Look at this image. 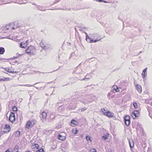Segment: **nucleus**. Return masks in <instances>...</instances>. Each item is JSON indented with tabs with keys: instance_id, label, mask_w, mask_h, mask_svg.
Returning a JSON list of instances; mask_svg holds the SVG:
<instances>
[{
	"instance_id": "obj_1",
	"label": "nucleus",
	"mask_w": 152,
	"mask_h": 152,
	"mask_svg": "<svg viewBox=\"0 0 152 152\" xmlns=\"http://www.w3.org/2000/svg\"><path fill=\"white\" fill-rule=\"evenodd\" d=\"M101 111L103 112L104 114L106 115L108 117L112 118L114 116V113H111L109 110L107 111H105V110L104 108L102 109Z\"/></svg>"
},
{
	"instance_id": "obj_2",
	"label": "nucleus",
	"mask_w": 152,
	"mask_h": 152,
	"mask_svg": "<svg viewBox=\"0 0 152 152\" xmlns=\"http://www.w3.org/2000/svg\"><path fill=\"white\" fill-rule=\"evenodd\" d=\"M35 124V121L33 120H29L25 125V129L27 130L30 127H32Z\"/></svg>"
},
{
	"instance_id": "obj_3",
	"label": "nucleus",
	"mask_w": 152,
	"mask_h": 152,
	"mask_svg": "<svg viewBox=\"0 0 152 152\" xmlns=\"http://www.w3.org/2000/svg\"><path fill=\"white\" fill-rule=\"evenodd\" d=\"M76 107V105L74 102L72 101V103L69 104L66 108L67 110H74Z\"/></svg>"
},
{
	"instance_id": "obj_4",
	"label": "nucleus",
	"mask_w": 152,
	"mask_h": 152,
	"mask_svg": "<svg viewBox=\"0 0 152 152\" xmlns=\"http://www.w3.org/2000/svg\"><path fill=\"white\" fill-rule=\"evenodd\" d=\"M56 116L54 113H52L48 116L47 120L48 122H51L55 120Z\"/></svg>"
},
{
	"instance_id": "obj_5",
	"label": "nucleus",
	"mask_w": 152,
	"mask_h": 152,
	"mask_svg": "<svg viewBox=\"0 0 152 152\" xmlns=\"http://www.w3.org/2000/svg\"><path fill=\"white\" fill-rule=\"evenodd\" d=\"M16 56H14L13 57V58H9L6 59L5 58H2L0 57V60H1L2 59H3L5 60V61H7L9 60L13 59H18L19 58H20V56H21L22 55H23V54H19L18 53H17L16 54Z\"/></svg>"
},
{
	"instance_id": "obj_6",
	"label": "nucleus",
	"mask_w": 152,
	"mask_h": 152,
	"mask_svg": "<svg viewBox=\"0 0 152 152\" xmlns=\"http://www.w3.org/2000/svg\"><path fill=\"white\" fill-rule=\"evenodd\" d=\"M9 120L10 121L13 123L15 120V115L14 113L11 112L10 114Z\"/></svg>"
},
{
	"instance_id": "obj_7",
	"label": "nucleus",
	"mask_w": 152,
	"mask_h": 152,
	"mask_svg": "<svg viewBox=\"0 0 152 152\" xmlns=\"http://www.w3.org/2000/svg\"><path fill=\"white\" fill-rule=\"evenodd\" d=\"M124 120L125 125L128 126L130 122V117L128 115H126L124 117Z\"/></svg>"
},
{
	"instance_id": "obj_8",
	"label": "nucleus",
	"mask_w": 152,
	"mask_h": 152,
	"mask_svg": "<svg viewBox=\"0 0 152 152\" xmlns=\"http://www.w3.org/2000/svg\"><path fill=\"white\" fill-rule=\"evenodd\" d=\"M28 40L26 41H23L21 42L20 45V48H25L27 47L28 45Z\"/></svg>"
},
{
	"instance_id": "obj_9",
	"label": "nucleus",
	"mask_w": 152,
	"mask_h": 152,
	"mask_svg": "<svg viewBox=\"0 0 152 152\" xmlns=\"http://www.w3.org/2000/svg\"><path fill=\"white\" fill-rule=\"evenodd\" d=\"M84 8L81 5L79 4H77L74 7V10H77L80 9H83Z\"/></svg>"
},
{
	"instance_id": "obj_10",
	"label": "nucleus",
	"mask_w": 152,
	"mask_h": 152,
	"mask_svg": "<svg viewBox=\"0 0 152 152\" xmlns=\"http://www.w3.org/2000/svg\"><path fill=\"white\" fill-rule=\"evenodd\" d=\"M147 68H146L142 71V76L143 79H145L147 75Z\"/></svg>"
},
{
	"instance_id": "obj_11",
	"label": "nucleus",
	"mask_w": 152,
	"mask_h": 152,
	"mask_svg": "<svg viewBox=\"0 0 152 152\" xmlns=\"http://www.w3.org/2000/svg\"><path fill=\"white\" fill-rule=\"evenodd\" d=\"M139 115V112L138 110H135L132 111V117L135 116V117H138Z\"/></svg>"
},
{
	"instance_id": "obj_12",
	"label": "nucleus",
	"mask_w": 152,
	"mask_h": 152,
	"mask_svg": "<svg viewBox=\"0 0 152 152\" xmlns=\"http://www.w3.org/2000/svg\"><path fill=\"white\" fill-rule=\"evenodd\" d=\"M25 52L26 53L29 55H33L35 54L34 52L31 51L28 48L26 50Z\"/></svg>"
},
{
	"instance_id": "obj_13",
	"label": "nucleus",
	"mask_w": 152,
	"mask_h": 152,
	"mask_svg": "<svg viewBox=\"0 0 152 152\" xmlns=\"http://www.w3.org/2000/svg\"><path fill=\"white\" fill-rule=\"evenodd\" d=\"M47 116L46 113L45 112H43L40 115V117L41 118H42L44 119H46Z\"/></svg>"
},
{
	"instance_id": "obj_14",
	"label": "nucleus",
	"mask_w": 152,
	"mask_h": 152,
	"mask_svg": "<svg viewBox=\"0 0 152 152\" xmlns=\"http://www.w3.org/2000/svg\"><path fill=\"white\" fill-rule=\"evenodd\" d=\"M58 140L64 141L66 139V137L64 136H62L61 135L59 134L58 137Z\"/></svg>"
},
{
	"instance_id": "obj_15",
	"label": "nucleus",
	"mask_w": 152,
	"mask_h": 152,
	"mask_svg": "<svg viewBox=\"0 0 152 152\" xmlns=\"http://www.w3.org/2000/svg\"><path fill=\"white\" fill-rule=\"evenodd\" d=\"M2 68L4 69L5 71H7V72H9L10 73H16V72L14 71H12L10 70V69L8 67L7 68H4L3 67H2Z\"/></svg>"
},
{
	"instance_id": "obj_16",
	"label": "nucleus",
	"mask_w": 152,
	"mask_h": 152,
	"mask_svg": "<svg viewBox=\"0 0 152 152\" xmlns=\"http://www.w3.org/2000/svg\"><path fill=\"white\" fill-rule=\"evenodd\" d=\"M12 2H14L20 4H23V1L22 0H11Z\"/></svg>"
},
{
	"instance_id": "obj_17",
	"label": "nucleus",
	"mask_w": 152,
	"mask_h": 152,
	"mask_svg": "<svg viewBox=\"0 0 152 152\" xmlns=\"http://www.w3.org/2000/svg\"><path fill=\"white\" fill-rule=\"evenodd\" d=\"M136 88L139 93L141 92L142 89L140 85H137L136 86Z\"/></svg>"
},
{
	"instance_id": "obj_18",
	"label": "nucleus",
	"mask_w": 152,
	"mask_h": 152,
	"mask_svg": "<svg viewBox=\"0 0 152 152\" xmlns=\"http://www.w3.org/2000/svg\"><path fill=\"white\" fill-rule=\"evenodd\" d=\"M64 106H60L58 108V111L59 112L61 113H62L64 111Z\"/></svg>"
},
{
	"instance_id": "obj_19",
	"label": "nucleus",
	"mask_w": 152,
	"mask_h": 152,
	"mask_svg": "<svg viewBox=\"0 0 152 152\" xmlns=\"http://www.w3.org/2000/svg\"><path fill=\"white\" fill-rule=\"evenodd\" d=\"M5 52V50L4 48L0 47V54H3Z\"/></svg>"
},
{
	"instance_id": "obj_20",
	"label": "nucleus",
	"mask_w": 152,
	"mask_h": 152,
	"mask_svg": "<svg viewBox=\"0 0 152 152\" xmlns=\"http://www.w3.org/2000/svg\"><path fill=\"white\" fill-rule=\"evenodd\" d=\"M10 2H11L8 1V0L6 1V2H5V0H0V4H6L9 3Z\"/></svg>"
},
{
	"instance_id": "obj_21",
	"label": "nucleus",
	"mask_w": 152,
	"mask_h": 152,
	"mask_svg": "<svg viewBox=\"0 0 152 152\" xmlns=\"http://www.w3.org/2000/svg\"><path fill=\"white\" fill-rule=\"evenodd\" d=\"M68 146V144L67 142H66L64 143L61 146L62 147L65 148L66 149L67 148Z\"/></svg>"
},
{
	"instance_id": "obj_22",
	"label": "nucleus",
	"mask_w": 152,
	"mask_h": 152,
	"mask_svg": "<svg viewBox=\"0 0 152 152\" xmlns=\"http://www.w3.org/2000/svg\"><path fill=\"white\" fill-rule=\"evenodd\" d=\"M71 123L76 125L78 124V121L76 120H74V119H73L71 121Z\"/></svg>"
},
{
	"instance_id": "obj_23",
	"label": "nucleus",
	"mask_w": 152,
	"mask_h": 152,
	"mask_svg": "<svg viewBox=\"0 0 152 152\" xmlns=\"http://www.w3.org/2000/svg\"><path fill=\"white\" fill-rule=\"evenodd\" d=\"M36 7L39 10L42 11H45V10L44 9L43 7L42 6L38 5Z\"/></svg>"
},
{
	"instance_id": "obj_24",
	"label": "nucleus",
	"mask_w": 152,
	"mask_h": 152,
	"mask_svg": "<svg viewBox=\"0 0 152 152\" xmlns=\"http://www.w3.org/2000/svg\"><path fill=\"white\" fill-rule=\"evenodd\" d=\"M19 146L18 145H15L12 152H16L17 150H19Z\"/></svg>"
},
{
	"instance_id": "obj_25",
	"label": "nucleus",
	"mask_w": 152,
	"mask_h": 152,
	"mask_svg": "<svg viewBox=\"0 0 152 152\" xmlns=\"http://www.w3.org/2000/svg\"><path fill=\"white\" fill-rule=\"evenodd\" d=\"M109 134L108 133H106V134L104 135L102 137V138L103 139L105 140L107 139L108 137H109Z\"/></svg>"
},
{
	"instance_id": "obj_26",
	"label": "nucleus",
	"mask_w": 152,
	"mask_h": 152,
	"mask_svg": "<svg viewBox=\"0 0 152 152\" xmlns=\"http://www.w3.org/2000/svg\"><path fill=\"white\" fill-rule=\"evenodd\" d=\"M28 48L31 51H32L35 52V49L33 46L31 45L29 47H28Z\"/></svg>"
},
{
	"instance_id": "obj_27",
	"label": "nucleus",
	"mask_w": 152,
	"mask_h": 152,
	"mask_svg": "<svg viewBox=\"0 0 152 152\" xmlns=\"http://www.w3.org/2000/svg\"><path fill=\"white\" fill-rule=\"evenodd\" d=\"M86 41L90 43V40H91V38L90 37H89L88 36L87 34H86Z\"/></svg>"
},
{
	"instance_id": "obj_28",
	"label": "nucleus",
	"mask_w": 152,
	"mask_h": 152,
	"mask_svg": "<svg viewBox=\"0 0 152 152\" xmlns=\"http://www.w3.org/2000/svg\"><path fill=\"white\" fill-rule=\"evenodd\" d=\"M129 143L130 148H132L134 147V142L133 141L131 142L129 140Z\"/></svg>"
},
{
	"instance_id": "obj_29",
	"label": "nucleus",
	"mask_w": 152,
	"mask_h": 152,
	"mask_svg": "<svg viewBox=\"0 0 152 152\" xmlns=\"http://www.w3.org/2000/svg\"><path fill=\"white\" fill-rule=\"evenodd\" d=\"M100 39H91V40H90V43L96 42L98 41H99L100 40Z\"/></svg>"
},
{
	"instance_id": "obj_30",
	"label": "nucleus",
	"mask_w": 152,
	"mask_h": 152,
	"mask_svg": "<svg viewBox=\"0 0 152 152\" xmlns=\"http://www.w3.org/2000/svg\"><path fill=\"white\" fill-rule=\"evenodd\" d=\"M78 130L76 128H74L72 129V132L75 134H76L78 132Z\"/></svg>"
},
{
	"instance_id": "obj_31",
	"label": "nucleus",
	"mask_w": 152,
	"mask_h": 152,
	"mask_svg": "<svg viewBox=\"0 0 152 152\" xmlns=\"http://www.w3.org/2000/svg\"><path fill=\"white\" fill-rule=\"evenodd\" d=\"M113 91H111L110 92H109L107 95V98L110 99H111L110 96V95L112 94L113 93Z\"/></svg>"
},
{
	"instance_id": "obj_32",
	"label": "nucleus",
	"mask_w": 152,
	"mask_h": 152,
	"mask_svg": "<svg viewBox=\"0 0 152 152\" xmlns=\"http://www.w3.org/2000/svg\"><path fill=\"white\" fill-rule=\"evenodd\" d=\"M50 45L48 44H45V46L43 49L45 50L46 49H48L50 48Z\"/></svg>"
},
{
	"instance_id": "obj_33",
	"label": "nucleus",
	"mask_w": 152,
	"mask_h": 152,
	"mask_svg": "<svg viewBox=\"0 0 152 152\" xmlns=\"http://www.w3.org/2000/svg\"><path fill=\"white\" fill-rule=\"evenodd\" d=\"M10 127L9 125H7V124L5 125L4 129H8L10 130Z\"/></svg>"
},
{
	"instance_id": "obj_34",
	"label": "nucleus",
	"mask_w": 152,
	"mask_h": 152,
	"mask_svg": "<svg viewBox=\"0 0 152 152\" xmlns=\"http://www.w3.org/2000/svg\"><path fill=\"white\" fill-rule=\"evenodd\" d=\"M20 132L19 131H17L15 134V136L16 137H18L20 135Z\"/></svg>"
},
{
	"instance_id": "obj_35",
	"label": "nucleus",
	"mask_w": 152,
	"mask_h": 152,
	"mask_svg": "<svg viewBox=\"0 0 152 152\" xmlns=\"http://www.w3.org/2000/svg\"><path fill=\"white\" fill-rule=\"evenodd\" d=\"M45 44L44 42H43L42 41H41L40 43V45L41 46V47H42L43 49L44 48L45 46Z\"/></svg>"
},
{
	"instance_id": "obj_36",
	"label": "nucleus",
	"mask_w": 152,
	"mask_h": 152,
	"mask_svg": "<svg viewBox=\"0 0 152 152\" xmlns=\"http://www.w3.org/2000/svg\"><path fill=\"white\" fill-rule=\"evenodd\" d=\"M86 138L87 141L90 140L91 141V137L89 135H87L86 136Z\"/></svg>"
},
{
	"instance_id": "obj_37",
	"label": "nucleus",
	"mask_w": 152,
	"mask_h": 152,
	"mask_svg": "<svg viewBox=\"0 0 152 152\" xmlns=\"http://www.w3.org/2000/svg\"><path fill=\"white\" fill-rule=\"evenodd\" d=\"M133 105L135 109H137L138 108L136 102H134L133 103Z\"/></svg>"
},
{
	"instance_id": "obj_38",
	"label": "nucleus",
	"mask_w": 152,
	"mask_h": 152,
	"mask_svg": "<svg viewBox=\"0 0 152 152\" xmlns=\"http://www.w3.org/2000/svg\"><path fill=\"white\" fill-rule=\"evenodd\" d=\"M12 110L13 111H17V108L15 106H13L12 107Z\"/></svg>"
},
{
	"instance_id": "obj_39",
	"label": "nucleus",
	"mask_w": 152,
	"mask_h": 152,
	"mask_svg": "<svg viewBox=\"0 0 152 152\" xmlns=\"http://www.w3.org/2000/svg\"><path fill=\"white\" fill-rule=\"evenodd\" d=\"M141 126H142V125L140 124V123H137V128H136V130H138V127L139 128H142Z\"/></svg>"
},
{
	"instance_id": "obj_40",
	"label": "nucleus",
	"mask_w": 152,
	"mask_h": 152,
	"mask_svg": "<svg viewBox=\"0 0 152 152\" xmlns=\"http://www.w3.org/2000/svg\"><path fill=\"white\" fill-rule=\"evenodd\" d=\"M36 152H44V150L43 148H41L38 150Z\"/></svg>"
},
{
	"instance_id": "obj_41",
	"label": "nucleus",
	"mask_w": 152,
	"mask_h": 152,
	"mask_svg": "<svg viewBox=\"0 0 152 152\" xmlns=\"http://www.w3.org/2000/svg\"><path fill=\"white\" fill-rule=\"evenodd\" d=\"M7 78H5L4 77H3L2 78H0V81H5L6 80V79Z\"/></svg>"
},
{
	"instance_id": "obj_42",
	"label": "nucleus",
	"mask_w": 152,
	"mask_h": 152,
	"mask_svg": "<svg viewBox=\"0 0 152 152\" xmlns=\"http://www.w3.org/2000/svg\"><path fill=\"white\" fill-rule=\"evenodd\" d=\"M4 133H8L9 132L10 130H8V129H4Z\"/></svg>"
},
{
	"instance_id": "obj_43",
	"label": "nucleus",
	"mask_w": 152,
	"mask_h": 152,
	"mask_svg": "<svg viewBox=\"0 0 152 152\" xmlns=\"http://www.w3.org/2000/svg\"><path fill=\"white\" fill-rule=\"evenodd\" d=\"M113 90H115V91L116 92H119L120 90H118V89H117L116 87H115V86H114V89Z\"/></svg>"
},
{
	"instance_id": "obj_44",
	"label": "nucleus",
	"mask_w": 152,
	"mask_h": 152,
	"mask_svg": "<svg viewBox=\"0 0 152 152\" xmlns=\"http://www.w3.org/2000/svg\"><path fill=\"white\" fill-rule=\"evenodd\" d=\"M20 86H28L30 87L33 86V85L30 86V85L26 84V85H20Z\"/></svg>"
},
{
	"instance_id": "obj_45",
	"label": "nucleus",
	"mask_w": 152,
	"mask_h": 152,
	"mask_svg": "<svg viewBox=\"0 0 152 152\" xmlns=\"http://www.w3.org/2000/svg\"><path fill=\"white\" fill-rule=\"evenodd\" d=\"M34 146L37 149H38L39 145L38 144H34Z\"/></svg>"
},
{
	"instance_id": "obj_46",
	"label": "nucleus",
	"mask_w": 152,
	"mask_h": 152,
	"mask_svg": "<svg viewBox=\"0 0 152 152\" xmlns=\"http://www.w3.org/2000/svg\"><path fill=\"white\" fill-rule=\"evenodd\" d=\"M86 108L84 107L83 108H82L81 109V111H83L84 110H86Z\"/></svg>"
},
{
	"instance_id": "obj_47",
	"label": "nucleus",
	"mask_w": 152,
	"mask_h": 152,
	"mask_svg": "<svg viewBox=\"0 0 152 152\" xmlns=\"http://www.w3.org/2000/svg\"><path fill=\"white\" fill-rule=\"evenodd\" d=\"M91 152H97V151L95 149H93L92 150H91Z\"/></svg>"
},
{
	"instance_id": "obj_48",
	"label": "nucleus",
	"mask_w": 152,
	"mask_h": 152,
	"mask_svg": "<svg viewBox=\"0 0 152 152\" xmlns=\"http://www.w3.org/2000/svg\"><path fill=\"white\" fill-rule=\"evenodd\" d=\"M89 79H90V78H86V77H85V78L81 80H85L86 79H87V80H88Z\"/></svg>"
},
{
	"instance_id": "obj_49",
	"label": "nucleus",
	"mask_w": 152,
	"mask_h": 152,
	"mask_svg": "<svg viewBox=\"0 0 152 152\" xmlns=\"http://www.w3.org/2000/svg\"><path fill=\"white\" fill-rule=\"evenodd\" d=\"M3 133L2 132H0V137H1V136L3 135Z\"/></svg>"
},
{
	"instance_id": "obj_50",
	"label": "nucleus",
	"mask_w": 152,
	"mask_h": 152,
	"mask_svg": "<svg viewBox=\"0 0 152 152\" xmlns=\"http://www.w3.org/2000/svg\"><path fill=\"white\" fill-rule=\"evenodd\" d=\"M115 96V95H112L110 97L111 99L113 98Z\"/></svg>"
},
{
	"instance_id": "obj_51",
	"label": "nucleus",
	"mask_w": 152,
	"mask_h": 152,
	"mask_svg": "<svg viewBox=\"0 0 152 152\" xmlns=\"http://www.w3.org/2000/svg\"><path fill=\"white\" fill-rule=\"evenodd\" d=\"M32 4L33 5H35L36 6V7L38 5H37L35 3H32Z\"/></svg>"
},
{
	"instance_id": "obj_52",
	"label": "nucleus",
	"mask_w": 152,
	"mask_h": 152,
	"mask_svg": "<svg viewBox=\"0 0 152 152\" xmlns=\"http://www.w3.org/2000/svg\"><path fill=\"white\" fill-rule=\"evenodd\" d=\"M27 0H26V1H23V4H26L27 3V2L26 1Z\"/></svg>"
},
{
	"instance_id": "obj_53",
	"label": "nucleus",
	"mask_w": 152,
	"mask_h": 152,
	"mask_svg": "<svg viewBox=\"0 0 152 152\" xmlns=\"http://www.w3.org/2000/svg\"><path fill=\"white\" fill-rule=\"evenodd\" d=\"M15 23H11L10 24V26H12L13 24L15 25Z\"/></svg>"
},
{
	"instance_id": "obj_54",
	"label": "nucleus",
	"mask_w": 152,
	"mask_h": 152,
	"mask_svg": "<svg viewBox=\"0 0 152 152\" xmlns=\"http://www.w3.org/2000/svg\"><path fill=\"white\" fill-rule=\"evenodd\" d=\"M18 27V26H16V27H12V29H15V28H17Z\"/></svg>"
},
{
	"instance_id": "obj_55",
	"label": "nucleus",
	"mask_w": 152,
	"mask_h": 152,
	"mask_svg": "<svg viewBox=\"0 0 152 152\" xmlns=\"http://www.w3.org/2000/svg\"><path fill=\"white\" fill-rule=\"evenodd\" d=\"M35 87L37 89H38V90H40L41 88V87L38 88V87Z\"/></svg>"
},
{
	"instance_id": "obj_56",
	"label": "nucleus",
	"mask_w": 152,
	"mask_h": 152,
	"mask_svg": "<svg viewBox=\"0 0 152 152\" xmlns=\"http://www.w3.org/2000/svg\"><path fill=\"white\" fill-rule=\"evenodd\" d=\"M115 87H116V88H117V89H118V90H119V88H118V86H115Z\"/></svg>"
},
{
	"instance_id": "obj_57",
	"label": "nucleus",
	"mask_w": 152,
	"mask_h": 152,
	"mask_svg": "<svg viewBox=\"0 0 152 152\" xmlns=\"http://www.w3.org/2000/svg\"><path fill=\"white\" fill-rule=\"evenodd\" d=\"M5 152H10V151L9 149H8V150H6L5 151Z\"/></svg>"
},
{
	"instance_id": "obj_58",
	"label": "nucleus",
	"mask_w": 152,
	"mask_h": 152,
	"mask_svg": "<svg viewBox=\"0 0 152 152\" xmlns=\"http://www.w3.org/2000/svg\"><path fill=\"white\" fill-rule=\"evenodd\" d=\"M18 62V61L17 60H15V61L14 62V63H17Z\"/></svg>"
},
{
	"instance_id": "obj_59",
	"label": "nucleus",
	"mask_w": 152,
	"mask_h": 152,
	"mask_svg": "<svg viewBox=\"0 0 152 152\" xmlns=\"http://www.w3.org/2000/svg\"><path fill=\"white\" fill-rule=\"evenodd\" d=\"M142 51H140V52H139V53L137 55L140 54V53H142Z\"/></svg>"
},
{
	"instance_id": "obj_60",
	"label": "nucleus",
	"mask_w": 152,
	"mask_h": 152,
	"mask_svg": "<svg viewBox=\"0 0 152 152\" xmlns=\"http://www.w3.org/2000/svg\"><path fill=\"white\" fill-rule=\"evenodd\" d=\"M69 84V83H68V84H66V85H63V86H65L67 85H68Z\"/></svg>"
},
{
	"instance_id": "obj_61",
	"label": "nucleus",
	"mask_w": 152,
	"mask_h": 152,
	"mask_svg": "<svg viewBox=\"0 0 152 152\" xmlns=\"http://www.w3.org/2000/svg\"><path fill=\"white\" fill-rule=\"evenodd\" d=\"M18 150H17L16 151V152H19Z\"/></svg>"
},
{
	"instance_id": "obj_62",
	"label": "nucleus",
	"mask_w": 152,
	"mask_h": 152,
	"mask_svg": "<svg viewBox=\"0 0 152 152\" xmlns=\"http://www.w3.org/2000/svg\"><path fill=\"white\" fill-rule=\"evenodd\" d=\"M26 152H31L29 151H26Z\"/></svg>"
},
{
	"instance_id": "obj_63",
	"label": "nucleus",
	"mask_w": 152,
	"mask_h": 152,
	"mask_svg": "<svg viewBox=\"0 0 152 152\" xmlns=\"http://www.w3.org/2000/svg\"><path fill=\"white\" fill-rule=\"evenodd\" d=\"M58 104V103H56V106H58V105H57V104Z\"/></svg>"
},
{
	"instance_id": "obj_64",
	"label": "nucleus",
	"mask_w": 152,
	"mask_h": 152,
	"mask_svg": "<svg viewBox=\"0 0 152 152\" xmlns=\"http://www.w3.org/2000/svg\"><path fill=\"white\" fill-rule=\"evenodd\" d=\"M108 152H112V151H109Z\"/></svg>"
}]
</instances>
